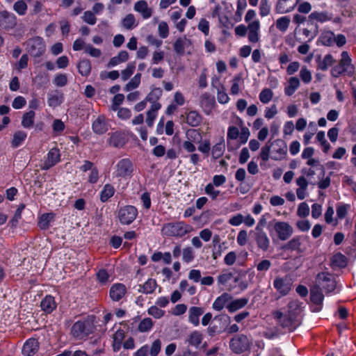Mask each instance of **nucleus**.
Masks as SVG:
<instances>
[{"mask_svg": "<svg viewBox=\"0 0 356 356\" xmlns=\"http://www.w3.org/2000/svg\"><path fill=\"white\" fill-rule=\"evenodd\" d=\"M288 312L284 314L281 311H273L272 315L277 324L283 329L286 330L288 332L294 331L300 325V322L297 318L295 310L299 307V304L297 301H291L289 302Z\"/></svg>", "mask_w": 356, "mask_h": 356, "instance_id": "obj_1", "label": "nucleus"}, {"mask_svg": "<svg viewBox=\"0 0 356 356\" xmlns=\"http://www.w3.org/2000/svg\"><path fill=\"white\" fill-rule=\"evenodd\" d=\"M193 230L191 225L183 221L168 222L163 225L161 232L166 236L181 238L190 233Z\"/></svg>", "mask_w": 356, "mask_h": 356, "instance_id": "obj_2", "label": "nucleus"}, {"mask_svg": "<svg viewBox=\"0 0 356 356\" xmlns=\"http://www.w3.org/2000/svg\"><path fill=\"white\" fill-rule=\"evenodd\" d=\"M96 330L94 323L88 320L78 321L71 328V334L76 340H86Z\"/></svg>", "mask_w": 356, "mask_h": 356, "instance_id": "obj_3", "label": "nucleus"}, {"mask_svg": "<svg viewBox=\"0 0 356 356\" xmlns=\"http://www.w3.org/2000/svg\"><path fill=\"white\" fill-rule=\"evenodd\" d=\"M230 321V317L227 314L216 315L207 328V334L213 337L225 332Z\"/></svg>", "mask_w": 356, "mask_h": 356, "instance_id": "obj_4", "label": "nucleus"}, {"mask_svg": "<svg viewBox=\"0 0 356 356\" xmlns=\"http://www.w3.org/2000/svg\"><path fill=\"white\" fill-rule=\"evenodd\" d=\"M24 45L26 47V51L31 56L39 58L42 56L46 51V44L43 38L40 36H35L28 39Z\"/></svg>", "mask_w": 356, "mask_h": 356, "instance_id": "obj_5", "label": "nucleus"}, {"mask_svg": "<svg viewBox=\"0 0 356 356\" xmlns=\"http://www.w3.org/2000/svg\"><path fill=\"white\" fill-rule=\"evenodd\" d=\"M252 339L243 334H237L229 341L230 350L236 354H241L250 348Z\"/></svg>", "mask_w": 356, "mask_h": 356, "instance_id": "obj_6", "label": "nucleus"}, {"mask_svg": "<svg viewBox=\"0 0 356 356\" xmlns=\"http://www.w3.org/2000/svg\"><path fill=\"white\" fill-rule=\"evenodd\" d=\"M292 286V279L289 276L276 277L273 281V286L279 294L276 299L287 296L291 291Z\"/></svg>", "mask_w": 356, "mask_h": 356, "instance_id": "obj_7", "label": "nucleus"}, {"mask_svg": "<svg viewBox=\"0 0 356 356\" xmlns=\"http://www.w3.org/2000/svg\"><path fill=\"white\" fill-rule=\"evenodd\" d=\"M138 209L132 205L124 206L119 209L118 218L122 225H130L136 218Z\"/></svg>", "mask_w": 356, "mask_h": 356, "instance_id": "obj_8", "label": "nucleus"}, {"mask_svg": "<svg viewBox=\"0 0 356 356\" xmlns=\"http://www.w3.org/2000/svg\"><path fill=\"white\" fill-rule=\"evenodd\" d=\"M355 67L352 64V60L349 56L347 51L341 53V58L337 66H335V72L338 74H343L347 76H352L354 73Z\"/></svg>", "mask_w": 356, "mask_h": 356, "instance_id": "obj_9", "label": "nucleus"}, {"mask_svg": "<svg viewBox=\"0 0 356 356\" xmlns=\"http://www.w3.org/2000/svg\"><path fill=\"white\" fill-rule=\"evenodd\" d=\"M134 170L132 161L129 159H122L116 164L115 175L117 177H131Z\"/></svg>", "mask_w": 356, "mask_h": 356, "instance_id": "obj_10", "label": "nucleus"}, {"mask_svg": "<svg viewBox=\"0 0 356 356\" xmlns=\"http://www.w3.org/2000/svg\"><path fill=\"white\" fill-rule=\"evenodd\" d=\"M314 284L327 292L334 291V279L327 272L319 273L315 278Z\"/></svg>", "mask_w": 356, "mask_h": 356, "instance_id": "obj_11", "label": "nucleus"}, {"mask_svg": "<svg viewBox=\"0 0 356 356\" xmlns=\"http://www.w3.org/2000/svg\"><path fill=\"white\" fill-rule=\"evenodd\" d=\"M273 229L276 232L277 238L281 241H286L293 233L292 226L286 222H275L273 225Z\"/></svg>", "mask_w": 356, "mask_h": 356, "instance_id": "obj_12", "label": "nucleus"}, {"mask_svg": "<svg viewBox=\"0 0 356 356\" xmlns=\"http://www.w3.org/2000/svg\"><path fill=\"white\" fill-rule=\"evenodd\" d=\"M17 24V17L7 10L0 11V29L9 31L14 29Z\"/></svg>", "mask_w": 356, "mask_h": 356, "instance_id": "obj_13", "label": "nucleus"}, {"mask_svg": "<svg viewBox=\"0 0 356 356\" xmlns=\"http://www.w3.org/2000/svg\"><path fill=\"white\" fill-rule=\"evenodd\" d=\"M351 206L349 204L339 203L337 207V219H335V226L337 224V220L345 219L344 228L349 229L352 225V221L347 216L348 211L350 210Z\"/></svg>", "mask_w": 356, "mask_h": 356, "instance_id": "obj_14", "label": "nucleus"}, {"mask_svg": "<svg viewBox=\"0 0 356 356\" xmlns=\"http://www.w3.org/2000/svg\"><path fill=\"white\" fill-rule=\"evenodd\" d=\"M108 135L110 136L108 139V145L116 148L122 147L129 140L127 135L120 131L110 133Z\"/></svg>", "mask_w": 356, "mask_h": 356, "instance_id": "obj_15", "label": "nucleus"}, {"mask_svg": "<svg viewBox=\"0 0 356 356\" xmlns=\"http://www.w3.org/2000/svg\"><path fill=\"white\" fill-rule=\"evenodd\" d=\"M60 161V150L57 147L51 148L47 155V159L44 161L42 170H49L51 167L56 165Z\"/></svg>", "mask_w": 356, "mask_h": 356, "instance_id": "obj_16", "label": "nucleus"}, {"mask_svg": "<svg viewBox=\"0 0 356 356\" xmlns=\"http://www.w3.org/2000/svg\"><path fill=\"white\" fill-rule=\"evenodd\" d=\"M322 290L316 284H314L310 288V300L316 307L313 309L314 312H318L321 309V305L323 300Z\"/></svg>", "mask_w": 356, "mask_h": 356, "instance_id": "obj_17", "label": "nucleus"}, {"mask_svg": "<svg viewBox=\"0 0 356 356\" xmlns=\"http://www.w3.org/2000/svg\"><path fill=\"white\" fill-rule=\"evenodd\" d=\"M300 0H278L275 12L278 14L287 13L292 11L297 6Z\"/></svg>", "mask_w": 356, "mask_h": 356, "instance_id": "obj_18", "label": "nucleus"}, {"mask_svg": "<svg viewBox=\"0 0 356 356\" xmlns=\"http://www.w3.org/2000/svg\"><path fill=\"white\" fill-rule=\"evenodd\" d=\"M254 239L259 250L263 252L268 250L270 247V239L265 232H254Z\"/></svg>", "mask_w": 356, "mask_h": 356, "instance_id": "obj_19", "label": "nucleus"}, {"mask_svg": "<svg viewBox=\"0 0 356 356\" xmlns=\"http://www.w3.org/2000/svg\"><path fill=\"white\" fill-rule=\"evenodd\" d=\"M181 118L184 121L192 127L200 126L202 122V116L197 111H190L185 113V115H182Z\"/></svg>", "mask_w": 356, "mask_h": 356, "instance_id": "obj_20", "label": "nucleus"}, {"mask_svg": "<svg viewBox=\"0 0 356 356\" xmlns=\"http://www.w3.org/2000/svg\"><path fill=\"white\" fill-rule=\"evenodd\" d=\"M40 343L35 338H30L24 343L22 354L25 356H33L39 350Z\"/></svg>", "mask_w": 356, "mask_h": 356, "instance_id": "obj_21", "label": "nucleus"}, {"mask_svg": "<svg viewBox=\"0 0 356 356\" xmlns=\"http://www.w3.org/2000/svg\"><path fill=\"white\" fill-rule=\"evenodd\" d=\"M127 288L124 284L118 283L112 285L109 291L110 298L113 301L120 300L126 294Z\"/></svg>", "mask_w": 356, "mask_h": 356, "instance_id": "obj_22", "label": "nucleus"}, {"mask_svg": "<svg viewBox=\"0 0 356 356\" xmlns=\"http://www.w3.org/2000/svg\"><path fill=\"white\" fill-rule=\"evenodd\" d=\"M232 299V296L228 293H223L218 296L212 305L213 310L217 312L222 311L225 307L227 309V305L229 304V300Z\"/></svg>", "mask_w": 356, "mask_h": 356, "instance_id": "obj_23", "label": "nucleus"}, {"mask_svg": "<svg viewBox=\"0 0 356 356\" xmlns=\"http://www.w3.org/2000/svg\"><path fill=\"white\" fill-rule=\"evenodd\" d=\"M200 103L204 112L207 115H209L211 113V111L216 104L214 97L207 92L201 95Z\"/></svg>", "mask_w": 356, "mask_h": 356, "instance_id": "obj_24", "label": "nucleus"}, {"mask_svg": "<svg viewBox=\"0 0 356 356\" xmlns=\"http://www.w3.org/2000/svg\"><path fill=\"white\" fill-rule=\"evenodd\" d=\"M92 129L94 133L98 135H103L108 130V123L106 122V118L104 115H101L93 121L92 124Z\"/></svg>", "mask_w": 356, "mask_h": 356, "instance_id": "obj_25", "label": "nucleus"}, {"mask_svg": "<svg viewBox=\"0 0 356 356\" xmlns=\"http://www.w3.org/2000/svg\"><path fill=\"white\" fill-rule=\"evenodd\" d=\"M248 40L251 43H256L259 40V29L260 24L258 20H254L250 23H249L248 26Z\"/></svg>", "mask_w": 356, "mask_h": 356, "instance_id": "obj_26", "label": "nucleus"}, {"mask_svg": "<svg viewBox=\"0 0 356 356\" xmlns=\"http://www.w3.org/2000/svg\"><path fill=\"white\" fill-rule=\"evenodd\" d=\"M57 304L54 296H46L40 302L41 309L47 314H51L56 309Z\"/></svg>", "mask_w": 356, "mask_h": 356, "instance_id": "obj_27", "label": "nucleus"}, {"mask_svg": "<svg viewBox=\"0 0 356 356\" xmlns=\"http://www.w3.org/2000/svg\"><path fill=\"white\" fill-rule=\"evenodd\" d=\"M192 44L191 40L186 36L178 38L173 44L175 53L179 56H183L185 54V48Z\"/></svg>", "mask_w": 356, "mask_h": 356, "instance_id": "obj_28", "label": "nucleus"}, {"mask_svg": "<svg viewBox=\"0 0 356 356\" xmlns=\"http://www.w3.org/2000/svg\"><path fill=\"white\" fill-rule=\"evenodd\" d=\"M204 309L200 307L193 306L188 310V321L193 325L200 324V316L204 314Z\"/></svg>", "mask_w": 356, "mask_h": 356, "instance_id": "obj_29", "label": "nucleus"}, {"mask_svg": "<svg viewBox=\"0 0 356 356\" xmlns=\"http://www.w3.org/2000/svg\"><path fill=\"white\" fill-rule=\"evenodd\" d=\"M64 101V95L58 90H55L48 95V104L50 107L59 106Z\"/></svg>", "mask_w": 356, "mask_h": 356, "instance_id": "obj_30", "label": "nucleus"}, {"mask_svg": "<svg viewBox=\"0 0 356 356\" xmlns=\"http://www.w3.org/2000/svg\"><path fill=\"white\" fill-rule=\"evenodd\" d=\"M248 302V298H241L229 300V304L227 305V310L229 313H234L247 305Z\"/></svg>", "mask_w": 356, "mask_h": 356, "instance_id": "obj_31", "label": "nucleus"}, {"mask_svg": "<svg viewBox=\"0 0 356 356\" xmlns=\"http://www.w3.org/2000/svg\"><path fill=\"white\" fill-rule=\"evenodd\" d=\"M136 11L140 13L144 19L149 18L152 16V10L148 7L147 1L140 0L136 2L134 5Z\"/></svg>", "mask_w": 356, "mask_h": 356, "instance_id": "obj_32", "label": "nucleus"}, {"mask_svg": "<svg viewBox=\"0 0 356 356\" xmlns=\"http://www.w3.org/2000/svg\"><path fill=\"white\" fill-rule=\"evenodd\" d=\"M157 286L156 280L149 278L143 284L138 285V291L145 294H151L154 293Z\"/></svg>", "mask_w": 356, "mask_h": 356, "instance_id": "obj_33", "label": "nucleus"}, {"mask_svg": "<svg viewBox=\"0 0 356 356\" xmlns=\"http://www.w3.org/2000/svg\"><path fill=\"white\" fill-rule=\"evenodd\" d=\"M54 219L53 213H46L41 215L38 218V226L41 229L46 230L50 227V222Z\"/></svg>", "mask_w": 356, "mask_h": 356, "instance_id": "obj_34", "label": "nucleus"}, {"mask_svg": "<svg viewBox=\"0 0 356 356\" xmlns=\"http://www.w3.org/2000/svg\"><path fill=\"white\" fill-rule=\"evenodd\" d=\"M307 28L303 29L302 33L306 38H309V41L312 40L318 34V25L314 22L307 20Z\"/></svg>", "mask_w": 356, "mask_h": 356, "instance_id": "obj_35", "label": "nucleus"}, {"mask_svg": "<svg viewBox=\"0 0 356 356\" xmlns=\"http://www.w3.org/2000/svg\"><path fill=\"white\" fill-rule=\"evenodd\" d=\"M115 192L114 186L111 184H106L104 186L102 191L100 193V200L102 202H107L112 197Z\"/></svg>", "mask_w": 356, "mask_h": 356, "instance_id": "obj_36", "label": "nucleus"}, {"mask_svg": "<svg viewBox=\"0 0 356 356\" xmlns=\"http://www.w3.org/2000/svg\"><path fill=\"white\" fill-rule=\"evenodd\" d=\"M129 59V53L125 51L122 50L120 51L118 56H114L111 58L108 63V67H114L115 65H118V64L121 63L126 62Z\"/></svg>", "mask_w": 356, "mask_h": 356, "instance_id": "obj_37", "label": "nucleus"}, {"mask_svg": "<svg viewBox=\"0 0 356 356\" xmlns=\"http://www.w3.org/2000/svg\"><path fill=\"white\" fill-rule=\"evenodd\" d=\"M273 145L277 147V149L275 151L278 154V157L274 158L275 160H280L284 158L287 152V146L286 143L281 139H277L274 141Z\"/></svg>", "mask_w": 356, "mask_h": 356, "instance_id": "obj_38", "label": "nucleus"}, {"mask_svg": "<svg viewBox=\"0 0 356 356\" xmlns=\"http://www.w3.org/2000/svg\"><path fill=\"white\" fill-rule=\"evenodd\" d=\"M331 19L332 15H328L326 12L318 13L315 11L312 13L308 17V19L310 22H314V20H316L321 23L331 20Z\"/></svg>", "mask_w": 356, "mask_h": 356, "instance_id": "obj_39", "label": "nucleus"}, {"mask_svg": "<svg viewBox=\"0 0 356 356\" xmlns=\"http://www.w3.org/2000/svg\"><path fill=\"white\" fill-rule=\"evenodd\" d=\"M79 72L83 76H88L91 72V63L88 59H83L77 65Z\"/></svg>", "mask_w": 356, "mask_h": 356, "instance_id": "obj_40", "label": "nucleus"}, {"mask_svg": "<svg viewBox=\"0 0 356 356\" xmlns=\"http://www.w3.org/2000/svg\"><path fill=\"white\" fill-rule=\"evenodd\" d=\"M318 63V69L322 71L327 70L329 66H331L333 63V58L331 54H327L323 60H321V56H318L316 58Z\"/></svg>", "mask_w": 356, "mask_h": 356, "instance_id": "obj_41", "label": "nucleus"}, {"mask_svg": "<svg viewBox=\"0 0 356 356\" xmlns=\"http://www.w3.org/2000/svg\"><path fill=\"white\" fill-rule=\"evenodd\" d=\"M35 113L33 111L25 113L22 116V125L26 129L33 126Z\"/></svg>", "mask_w": 356, "mask_h": 356, "instance_id": "obj_42", "label": "nucleus"}, {"mask_svg": "<svg viewBox=\"0 0 356 356\" xmlns=\"http://www.w3.org/2000/svg\"><path fill=\"white\" fill-rule=\"evenodd\" d=\"M225 145L224 140L222 138L221 140L213 146L211 150V155L214 159H217L221 157L225 152Z\"/></svg>", "mask_w": 356, "mask_h": 356, "instance_id": "obj_43", "label": "nucleus"}, {"mask_svg": "<svg viewBox=\"0 0 356 356\" xmlns=\"http://www.w3.org/2000/svg\"><path fill=\"white\" fill-rule=\"evenodd\" d=\"M26 133L23 131H18L15 132L11 141L12 147L16 148L20 146L26 138Z\"/></svg>", "mask_w": 356, "mask_h": 356, "instance_id": "obj_44", "label": "nucleus"}, {"mask_svg": "<svg viewBox=\"0 0 356 356\" xmlns=\"http://www.w3.org/2000/svg\"><path fill=\"white\" fill-rule=\"evenodd\" d=\"M163 90L160 88H153L150 92L146 96L145 99L150 103L158 102L157 101L162 96Z\"/></svg>", "mask_w": 356, "mask_h": 356, "instance_id": "obj_45", "label": "nucleus"}, {"mask_svg": "<svg viewBox=\"0 0 356 356\" xmlns=\"http://www.w3.org/2000/svg\"><path fill=\"white\" fill-rule=\"evenodd\" d=\"M239 130L236 127L230 126L227 130V149L228 151H232L234 149L229 144V140H236L238 138L239 136Z\"/></svg>", "mask_w": 356, "mask_h": 356, "instance_id": "obj_46", "label": "nucleus"}, {"mask_svg": "<svg viewBox=\"0 0 356 356\" xmlns=\"http://www.w3.org/2000/svg\"><path fill=\"white\" fill-rule=\"evenodd\" d=\"M319 41L325 46H332L334 43V33L330 31H323L320 36Z\"/></svg>", "mask_w": 356, "mask_h": 356, "instance_id": "obj_47", "label": "nucleus"}, {"mask_svg": "<svg viewBox=\"0 0 356 356\" xmlns=\"http://www.w3.org/2000/svg\"><path fill=\"white\" fill-rule=\"evenodd\" d=\"M301 245L300 238L299 236H295L291 239L288 243L284 244L282 247L284 250L291 251L297 250L300 248Z\"/></svg>", "mask_w": 356, "mask_h": 356, "instance_id": "obj_48", "label": "nucleus"}, {"mask_svg": "<svg viewBox=\"0 0 356 356\" xmlns=\"http://www.w3.org/2000/svg\"><path fill=\"white\" fill-rule=\"evenodd\" d=\"M290 22L288 16L281 17L276 21V28L282 32H285L289 28Z\"/></svg>", "mask_w": 356, "mask_h": 356, "instance_id": "obj_49", "label": "nucleus"}, {"mask_svg": "<svg viewBox=\"0 0 356 356\" xmlns=\"http://www.w3.org/2000/svg\"><path fill=\"white\" fill-rule=\"evenodd\" d=\"M202 341V334L199 331H193L188 339V343L191 346L198 347Z\"/></svg>", "mask_w": 356, "mask_h": 356, "instance_id": "obj_50", "label": "nucleus"}, {"mask_svg": "<svg viewBox=\"0 0 356 356\" xmlns=\"http://www.w3.org/2000/svg\"><path fill=\"white\" fill-rule=\"evenodd\" d=\"M136 69V63L134 62L129 63L127 67L123 70L121 72L122 79L123 81L128 80L131 76L134 74Z\"/></svg>", "mask_w": 356, "mask_h": 356, "instance_id": "obj_51", "label": "nucleus"}, {"mask_svg": "<svg viewBox=\"0 0 356 356\" xmlns=\"http://www.w3.org/2000/svg\"><path fill=\"white\" fill-rule=\"evenodd\" d=\"M153 321L150 318H145L143 319L138 327V331L140 332H145L149 331L153 327Z\"/></svg>", "mask_w": 356, "mask_h": 356, "instance_id": "obj_52", "label": "nucleus"}, {"mask_svg": "<svg viewBox=\"0 0 356 356\" xmlns=\"http://www.w3.org/2000/svg\"><path fill=\"white\" fill-rule=\"evenodd\" d=\"M141 80V74L137 73L126 85L125 90L127 91L132 90L136 88H138L140 83Z\"/></svg>", "mask_w": 356, "mask_h": 356, "instance_id": "obj_53", "label": "nucleus"}, {"mask_svg": "<svg viewBox=\"0 0 356 356\" xmlns=\"http://www.w3.org/2000/svg\"><path fill=\"white\" fill-rule=\"evenodd\" d=\"M122 24L124 28L128 30L132 29L136 25V19L133 14H128L122 19Z\"/></svg>", "mask_w": 356, "mask_h": 356, "instance_id": "obj_54", "label": "nucleus"}, {"mask_svg": "<svg viewBox=\"0 0 356 356\" xmlns=\"http://www.w3.org/2000/svg\"><path fill=\"white\" fill-rule=\"evenodd\" d=\"M250 131L249 129L245 127H242L241 128V132L239 133V144L237 145V146L234 148V149L238 148L241 145L245 144L248 140V138L250 136Z\"/></svg>", "mask_w": 356, "mask_h": 356, "instance_id": "obj_55", "label": "nucleus"}, {"mask_svg": "<svg viewBox=\"0 0 356 356\" xmlns=\"http://www.w3.org/2000/svg\"><path fill=\"white\" fill-rule=\"evenodd\" d=\"M273 92L270 88H264L259 95V100L263 104H268L272 99Z\"/></svg>", "mask_w": 356, "mask_h": 356, "instance_id": "obj_56", "label": "nucleus"}, {"mask_svg": "<svg viewBox=\"0 0 356 356\" xmlns=\"http://www.w3.org/2000/svg\"><path fill=\"white\" fill-rule=\"evenodd\" d=\"M348 262V258L345 255L341 252L335 254V268H344L347 266Z\"/></svg>", "mask_w": 356, "mask_h": 356, "instance_id": "obj_57", "label": "nucleus"}, {"mask_svg": "<svg viewBox=\"0 0 356 356\" xmlns=\"http://www.w3.org/2000/svg\"><path fill=\"white\" fill-rule=\"evenodd\" d=\"M195 258V252L191 247H186L182 251V260L185 263L191 262Z\"/></svg>", "mask_w": 356, "mask_h": 356, "instance_id": "obj_58", "label": "nucleus"}, {"mask_svg": "<svg viewBox=\"0 0 356 356\" xmlns=\"http://www.w3.org/2000/svg\"><path fill=\"white\" fill-rule=\"evenodd\" d=\"M270 11V5L268 0H261L259 5V15L261 17L267 16Z\"/></svg>", "mask_w": 356, "mask_h": 356, "instance_id": "obj_59", "label": "nucleus"}, {"mask_svg": "<svg viewBox=\"0 0 356 356\" xmlns=\"http://www.w3.org/2000/svg\"><path fill=\"white\" fill-rule=\"evenodd\" d=\"M14 10L20 15H24L27 10V5L23 0L17 1L13 6Z\"/></svg>", "mask_w": 356, "mask_h": 356, "instance_id": "obj_60", "label": "nucleus"}, {"mask_svg": "<svg viewBox=\"0 0 356 356\" xmlns=\"http://www.w3.org/2000/svg\"><path fill=\"white\" fill-rule=\"evenodd\" d=\"M147 312L149 315L152 316L155 318H160L165 314V311L159 309L156 305L150 307Z\"/></svg>", "mask_w": 356, "mask_h": 356, "instance_id": "obj_61", "label": "nucleus"}, {"mask_svg": "<svg viewBox=\"0 0 356 356\" xmlns=\"http://www.w3.org/2000/svg\"><path fill=\"white\" fill-rule=\"evenodd\" d=\"M161 341L160 339H156L152 344L149 353L151 356H157L161 351Z\"/></svg>", "mask_w": 356, "mask_h": 356, "instance_id": "obj_62", "label": "nucleus"}, {"mask_svg": "<svg viewBox=\"0 0 356 356\" xmlns=\"http://www.w3.org/2000/svg\"><path fill=\"white\" fill-rule=\"evenodd\" d=\"M273 143L270 144L268 141L262 148L260 152V158L264 162L267 161L269 159L270 147Z\"/></svg>", "mask_w": 356, "mask_h": 356, "instance_id": "obj_63", "label": "nucleus"}, {"mask_svg": "<svg viewBox=\"0 0 356 356\" xmlns=\"http://www.w3.org/2000/svg\"><path fill=\"white\" fill-rule=\"evenodd\" d=\"M309 213V207L306 202H302L299 204L297 211V215L300 218H305Z\"/></svg>", "mask_w": 356, "mask_h": 356, "instance_id": "obj_64", "label": "nucleus"}]
</instances>
